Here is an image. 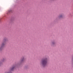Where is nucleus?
<instances>
[{
  "instance_id": "1",
  "label": "nucleus",
  "mask_w": 73,
  "mask_h": 73,
  "mask_svg": "<svg viewBox=\"0 0 73 73\" xmlns=\"http://www.w3.org/2000/svg\"><path fill=\"white\" fill-rule=\"evenodd\" d=\"M42 64L43 66H45L47 64V62H46V59L43 60L42 61Z\"/></svg>"
},
{
  "instance_id": "2",
  "label": "nucleus",
  "mask_w": 73,
  "mask_h": 73,
  "mask_svg": "<svg viewBox=\"0 0 73 73\" xmlns=\"http://www.w3.org/2000/svg\"><path fill=\"white\" fill-rule=\"evenodd\" d=\"M4 45H5V42H4L2 44L0 47V50L3 48V47L4 46Z\"/></svg>"
},
{
  "instance_id": "3",
  "label": "nucleus",
  "mask_w": 73,
  "mask_h": 73,
  "mask_svg": "<svg viewBox=\"0 0 73 73\" xmlns=\"http://www.w3.org/2000/svg\"><path fill=\"white\" fill-rule=\"evenodd\" d=\"M14 68H15V67H13L12 68H11V70H13V69H14Z\"/></svg>"
},
{
  "instance_id": "4",
  "label": "nucleus",
  "mask_w": 73,
  "mask_h": 73,
  "mask_svg": "<svg viewBox=\"0 0 73 73\" xmlns=\"http://www.w3.org/2000/svg\"><path fill=\"white\" fill-rule=\"evenodd\" d=\"M23 60H24V58H23L21 60V61H23Z\"/></svg>"
},
{
  "instance_id": "5",
  "label": "nucleus",
  "mask_w": 73,
  "mask_h": 73,
  "mask_svg": "<svg viewBox=\"0 0 73 73\" xmlns=\"http://www.w3.org/2000/svg\"><path fill=\"white\" fill-rule=\"evenodd\" d=\"M59 17H62V15H60L59 16Z\"/></svg>"
}]
</instances>
